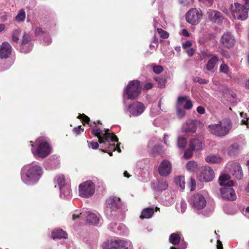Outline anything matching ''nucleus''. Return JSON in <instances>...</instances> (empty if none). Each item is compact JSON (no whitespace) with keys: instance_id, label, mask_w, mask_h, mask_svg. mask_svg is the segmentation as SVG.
Returning <instances> with one entry per match:
<instances>
[{"instance_id":"1","label":"nucleus","mask_w":249,"mask_h":249,"mask_svg":"<svg viewBox=\"0 0 249 249\" xmlns=\"http://www.w3.org/2000/svg\"><path fill=\"white\" fill-rule=\"evenodd\" d=\"M42 168L38 165L27 164L21 170L22 181L27 185H32L36 183L43 175Z\"/></svg>"},{"instance_id":"2","label":"nucleus","mask_w":249,"mask_h":249,"mask_svg":"<svg viewBox=\"0 0 249 249\" xmlns=\"http://www.w3.org/2000/svg\"><path fill=\"white\" fill-rule=\"evenodd\" d=\"M230 176L227 174L221 175L219 178V184L222 186L220 189L221 196L225 199L234 200L236 198V195L234 190L230 187L234 185L232 180H229Z\"/></svg>"},{"instance_id":"3","label":"nucleus","mask_w":249,"mask_h":249,"mask_svg":"<svg viewBox=\"0 0 249 249\" xmlns=\"http://www.w3.org/2000/svg\"><path fill=\"white\" fill-rule=\"evenodd\" d=\"M32 147L31 150L35 156L44 159L52 152V147L46 139L39 138L36 141V146H34V142H30Z\"/></svg>"},{"instance_id":"4","label":"nucleus","mask_w":249,"mask_h":249,"mask_svg":"<svg viewBox=\"0 0 249 249\" xmlns=\"http://www.w3.org/2000/svg\"><path fill=\"white\" fill-rule=\"evenodd\" d=\"M245 5L239 3H234L231 5L232 15L234 18L241 20H245L248 17L249 10V0H244Z\"/></svg>"},{"instance_id":"5","label":"nucleus","mask_w":249,"mask_h":249,"mask_svg":"<svg viewBox=\"0 0 249 249\" xmlns=\"http://www.w3.org/2000/svg\"><path fill=\"white\" fill-rule=\"evenodd\" d=\"M72 216L73 220L78 218L85 219L88 222L95 226H98L101 222L99 214L98 213H93L90 211L85 210L80 213L77 210L74 211Z\"/></svg>"},{"instance_id":"6","label":"nucleus","mask_w":249,"mask_h":249,"mask_svg":"<svg viewBox=\"0 0 249 249\" xmlns=\"http://www.w3.org/2000/svg\"><path fill=\"white\" fill-rule=\"evenodd\" d=\"M231 127V122L229 119L223 120L217 124H214L209 125L211 133L219 137H223L227 135Z\"/></svg>"},{"instance_id":"7","label":"nucleus","mask_w":249,"mask_h":249,"mask_svg":"<svg viewBox=\"0 0 249 249\" xmlns=\"http://www.w3.org/2000/svg\"><path fill=\"white\" fill-rule=\"evenodd\" d=\"M189 202L193 210L196 213H199L207 205L206 197L202 192L192 196L190 198Z\"/></svg>"},{"instance_id":"8","label":"nucleus","mask_w":249,"mask_h":249,"mask_svg":"<svg viewBox=\"0 0 249 249\" xmlns=\"http://www.w3.org/2000/svg\"><path fill=\"white\" fill-rule=\"evenodd\" d=\"M109 129L101 130L97 126L93 127L92 133L99 139L100 143H103L105 141L107 142H117L118 141L117 137L113 134L108 132Z\"/></svg>"},{"instance_id":"9","label":"nucleus","mask_w":249,"mask_h":249,"mask_svg":"<svg viewBox=\"0 0 249 249\" xmlns=\"http://www.w3.org/2000/svg\"><path fill=\"white\" fill-rule=\"evenodd\" d=\"M142 87L139 81L133 80L129 83L124 90V98L134 99L140 94Z\"/></svg>"},{"instance_id":"10","label":"nucleus","mask_w":249,"mask_h":249,"mask_svg":"<svg viewBox=\"0 0 249 249\" xmlns=\"http://www.w3.org/2000/svg\"><path fill=\"white\" fill-rule=\"evenodd\" d=\"M95 191V184L91 180L86 181L79 185V195L82 197L89 198L93 195Z\"/></svg>"},{"instance_id":"11","label":"nucleus","mask_w":249,"mask_h":249,"mask_svg":"<svg viewBox=\"0 0 249 249\" xmlns=\"http://www.w3.org/2000/svg\"><path fill=\"white\" fill-rule=\"evenodd\" d=\"M202 13L200 9L191 8L186 15V21L192 25L197 24L201 19Z\"/></svg>"},{"instance_id":"12","label":"nucleus","mask_w":249,"mask_h":249,"mask_svg":"<svg viewBox=\"0 0 249 249\" xmlns=\"http://www.w3.org/2000/svg\"><path fill=\"white\" fill-rule=\"evenodd\" d=\"M106 205L105 213L108 218H110L113 215V213L119 209L120 206V199L117 197H110L107 200Z\"/></svg>"},{"instance_id":"13","label":"nucleus","mask_w":249,"mask_h":249,"mask_svg":"<svg viewBox=\"0 0 249 249\" xmlns=\"http://www.w3.org/2000/svg\"><path fill=\"white\" fill-rule=\"evenodd\" d=\"M145 107L143 103L140 102H135L128 107L125 108V111L129 113V116L135 117L141 115L145 110Z\"/></svg>"},{"instance_id":"14","label":"nucleus","mask_w":249,"mask_h":249,"mask_svg":"<svg viewBox=\"0 0 249 249\" xmlns=\"http://www.w3.org/2000/svg\"><path fill=\"white\" fill-rule=\"evenodd\" d=\"M108 249H132V245L129 241L114 238L110 240Z\"/></svg>"},{"instance_id":"15","label":"nucleus","mask_w":249,"mask_h":249,"mask_svg":"<svg viewBox=\"0 0 249 249\" xmlns=\"http://www.w3.org/2000/svg\"><path fill=\"white\" fill-rule=\"evenodd\" d=\"M227 171L237 179H241L243 177V171L240 164L235 162H229L226 167Z\"/></svg>"},{"instance_id":"16","label":"nucleus","mask_w":249,"mask_h":249,"mask_svg":"<svg viewBox=\"0 0 249 249\" xmlns=\"http://www.w3.org/2000/svg\"><path fill=\"white\" fill-rule=\"evenodd\" d=\"M31 36L29 34L24 33L22 36L20 51L21 53H28L33 48L31 42Z\"/></svg>"},{"instance_id":"17","label":"nucleus","mask_w":249,"mask_h":249,"mask_svg":"<svg viewBox=\"0 0 249 249\" xmlns=\"http://www.w3.org/2000/svg\"><path fill=\"white\" fill-rule=\"evenodd\" d=\"M169 241L174 245L179 244L180 242V246H181V247L178 249L174 247H171L170 249H185L187 248V243L181 239V235L178 232L171 234L169 237Z\"/></svg>"},{"instance_id":"18","label":"nucleus","mask_w":249,"mask_h":249,"mask_svg":"<svg viewBox=\"0 0 249 249\" xmlns=\"http://www.w3.org/2000/svg\"><path fill=\"white\" fill-rule=\"evenodd\" d=\"M214 177L213 170L209 166L203 168L199 176L200 180L202 181L209 182L212 181Z\"/></svg>"},{"instance_id":"19","label":"nucleus","mask_w":249,"mask_h":249,"mask_svg":"<svg viewBox=\"0 0 249 249\" xmlns=\"http://www.w3.org/2000/svg\"><path fill=\"white\" fill-rule=\"evenodd\" d=\"M171 168L170 162L167 160H163L159 166V173L161 176L166 177L171 173Z\"/></svg>"},{"instance_id":"20","label":"nucleus","mask_w":249,"mask_h":249,"mask_svg":"<svg viewBox=\"0 0 249 249\" xmlns=\"http://www.w3.org/2000/svg\"><path fill=\"white\" fill-rule=\"evenodd\" d=\"M207 15L209 19L213 23H219L223 19L221 13L215 10L209 9Z\"/></svg>"},{"instance_id":"21","label":"nucleus","mask_w":249,"mask_h":249,"mask_svg":"<svg viewBox=\"0 0 249 249\" xmlns=\"http://www.w3.org/2000/svg\"><path fill=\"white\" fill-rule=\"evenodd\" d=\"M221 43L224 47L231 48L235 43V38L230 33L227 32L222 36L221 39Z\"/></svg>"},{"instance_id":"22","label":"nucleus","mask_w":249,"mask_h":249,"mask_svg":"<svg viewBox=\"0 0 249 249\" xmlns=\"http://www.w3.org/2000/svg\"><path fill=\"white\" fill-rule=\"evenodd\" d=\"M12 51V46L8 42H3L0 46V57L2 59L8 58L11 55Z\"/></svg>"},{"instance_id":"23","label":"nucleus","mask_w":249,"mask_h":249,"mask_svg":"<svg viewBox=\"0 0 249 249\" xmlns=\"http://www.w3.org/2000/svg\"><path fill=\"white\" fill-rule=\"evenodd\" d=\"M177 105L183 107L184 109H190L193 107L191 100L187 96H179L178 98Z\"/></svg>"},{"instance_id":"24","label":"nucleus","mask_w":249,"mask_h":249,"mask_svg":"<svg viewBox=\"0 0 249 249\" xmlns=\"http://www.w3.org/2000/svg\"><path fill=\"white\" fill-rule=\"evenodd\" d=\"M168 186L166 180L164 178L158 179L157 181L152 184V187L157 192L165 190Z\"/></svg>"},{"instance_id":"25","label":"nucleus","mask_w":249,"mask_h":249,"mask_svg":"<svg viewBox=\"0 0 249 249\" xmlns=\"http://www.w3.org/2000/svg\"><path fill=\"white\" fill-rule=\"evenodd\" d=\"M182 130L185 132H195L196 130V121L195 120H191L186 122L182 126Z\"/></svg>"},{"instance_id":"26","label":"nucleus","mask_w":249,"mask_h":249,"mask_svg":"<svg viewBox=\"0 0 249 249\" xmlns=\"http://www.w3.org/2000/svg\"><path fill=\"white\" fill-rule=\"evenodd\" d=\"M54 188L59 190L67 185L68 184L66 182L65 177L63 175L56 176L54 179Z\"/></svg>"},{"instance_id":"27","label":"nucleus","mask_w":249,"mask_h":249,"mask_svg":"<svg viewBox=\"0 0 249 249\" xmlns=\"http://www.w3.org/2000/svg\"><path fill=\"white\" fill-rule=\"evenodd\" d=\"M189 146L194 151L198 150L203 148L204 144L200 140L194 138L190 141Z\"/></svg>"},{"instance_id":"28","label":"nucleus","mask_w":249,"mask_h":249,"mask_svg":"<svg viewBox=\"0 0 249 249\" xmlns=\"http://www.w3.org/2000/svg\"><path fill=\"white\" fill-rule=\"evenodd\" d=\"M218 61V58L216 56L213 55L212 56L206 65V69L208 71L213 72L214 68Z\"/></svg>"},{"instance_id":"29","label":"nucleus","mask_w":249,"mask_h":249,"mask_svg":"<svg viewBox=\"0 0 249 249\" xmlns=\"http://www.w3.org/2000/svg\"><path fill=\"white\" fill-rule=\"evenodd\" d=\"M60 196L61 198H69L71 196V192L70 186L68 184L59 190Z\"/></svg>"},{"instance_id":"30","label":"nucleus","mask_w":249,"mask_h":249,"mask_svg":"<svg viewBox=\"0 0 249 249\" xmlns=\"http://www.w3.org/2000/svg\"><path fill=\"white\" fill-rule=\"evenodd\" d=\"M67 236L66 232L61 229L55 230L52 233V237L53 239L65 238Z\"/></svg>"},{"instance_id":"31","label":"nucleus","mask_w":249,"mask_h":249,"mask_svg":"<svg viewBox=\"0 0 249 249\" xmlns=\"http://www.w3.org/2000/svg\"><path fill=\"white\" fill-rule=\"evenodd\" d=\"M35 33L36 36L44 35L46 38L43 41L44 44L49 45L52 42V39L49 36H47L40 27H36L35 29Z\"/></svg>"},{"instance_id":"32","label":"nucleus","mask_w":249,"mask_h":249,"mask_svg":"<svg viewBox=\"0 0 249 249\" xmlns=\"http://www.w3.org/2000/svg\"><path fill=\"white\" fill-rule=\"evenodd\" d=\"M154 213L153 208H147L144 209L142 212L141 215L140 216L141 218H151Z\"/></svg>"},{"instance_id":"33","label":"nucleus","mask_w":249,"mask_h":249,"mask_svg":"<svg viewBox=\"0 0 249 249\" xmlns=\"http://www.w3.org/2000/svg\"><path fill=\"white\" fill-rule=\"evenodd\" d=\"M205 160L209 163H216L220 162L222 160V159L218 156L211 154L208 156L206 158Z\"/></svg>"},{"instance_id":"34","label":"nucleus","mask_w":249,"mask_h":249,"mask_svg":"<svg viewBox=\"0 0 249 249\" xmlns=\"http://www.w3.org/2000/svg\"><path fill=\"white\" fill-rule=\"evenodd\" d=\"M239 145L237 143H234L230 146L228 148V154L232 156L238 153Z\"/></svg>"},{"instance_id":"35","label":"nucleus","mask_w":249,"mask_h":249,"mask_svg":"<svg viewBox=\"0 0 249 249\" xmlns=\"http://www.w3.org/2000/svg\"><path fill=\"white\" fill-rule=\"evenodd\" d=\"M186 168L188 171L194 172L198 169V165L196 161L191 160L187 162Z\"/></svg>"},{"instance_id":"36","label":"nucleus","mask_w":249,"mask_h":249,"mask_svg":"<svg viewBox=\"0 0 249 249\" xmlns=\"http://www.w3.org/2000/svg\"><path fill=\"white\" fill-rule=\"evenodd\" d=\"M187 208V204L184 200H181L179 203L177 204L176 209L178 212L183 213Z\"/></svg>"},{"instance_id":"37","label":"nucleus","mask_w":249,"mask_h":249,"mask_svg":"<svg viewBox=\"0 0 249 249\" xmlns=\"http://www.w3.org/2000/svg\"><path fill=\"white\" fill-rule=\"evenodd\" d=\"M175 182L183 190L185 188V182L184 177H178L175 178Z\"/></svg>"},{"instance_id":"38","label":"nucleus","mask_w":249,"mask_h":249,"mask_svg":"<svg viewBox=\"0 0 249 249\" xmlns=\"http://www.w3.org/2000/svg\"><path fill=\"white\" fill-rule=\"evenodd\" d=\"M21 36V30L16 29L12 32V39L14 42H18Z\"/></svg>"},{"instance_id":"39","label":"nucleus","mask_w":249,"mask_h":249,"mask_svg":"<svg viewBox=\"0 0 249 249\" xmlns=\"http://www.w3.org/2000/svg\"><path fill=\"white\" fill-rule=\"evenodd\" d=\"M108 150H103L104 152H107L108 154L111 156L112 155V153L110 152L111 150L115 151L117 150L119 153L121 152V150L119 147V145H115V144H109L108 146Z\"/></svg>"},{"instance_id":"40","label":"nucleus","mask_w":249,"mask_h":249,"mask_svg":"<svg viewBox=\"0 0 249 249\" xmlns=\"http://www.w3.org/2000/svg\"><path fill=\"white\" fill-rule=\"evenodd\" d=\"M25 17L26 14L24 10L23 9H20L19 11L17 16L16 17L15 19L16 21L18 22H22L25 20Z\"/></svg>"},{"instance_id":"41","label":"nucleus","mask_w":249,"mask_h":249,"mask_svg":"<svg viewBox=\"0 0 249 249\" xmlns=\"http://www.w3.org/2000/svg\"><path fill=\"white\" fill-rule=\"evenodd\" d=\"M182 107L178 105H176L177 115L179 118H183L186 114V111Z\"/></svg>"},{"instance_id":"42","label":"nucleus","mask_w":249,"mask_h":249,"mask_svg":"<svg viewBox=\"0 0 249 249\" xmlns=\"http://www.w3.org/2000/svg\"><path fill=\"white\" fill-rule=\"evenodd\" d=\"M240 116L242 118L241 121L242 124H245L247 128H249V118L247 117V114L242 112L240 113Z\"/></svg>"},{"instance_id":"43","label":"nucleus","mask_w":249,"mask_h":249,"mask_svg":"<svg viewBox=\"0 0 249 249\" xmlns=\"http://www.w3.org/2000/svg\"><path fill=\"white\" fill-rule=\"evenodd\" d=\"M187 144L186 138L182 137L178 138V146L181 148H184Z\"/></svg>"},{"instance_id":"44","label":"nucleus","mask_w":249,"mask_h":249,"mask_svg":"<svg viewBox=\"0 0 249 249\" xmlns=\"http://www.w3.org/2000/svg\"><path fill=\"white\" fill-rule=\"evenodd\" d=\"M219 71L221 72L228 74L230 71L229 66L225 63H223L220 66Z\"/></svg>"},{"instance_id":"45","label":"nucleus","mask_w":249,"mask_h":249,"mask_svg":"<svg viewBox=\"0 0 249 249\" xmlns=\"http://www.w3.org/2000/svg\"><path fill=\"white\" fill-rule=\"evenodd\" d=\"M157 32L160 35V37L164 38V39L168 38V37L169 36V35L167 32L163 30L161 28H158Z\"/></svg>"},{"instance_id":"46","label":"nucleus","mask_w":249,"mask_h":249,"mask_svg":"<svg viewBox=\"0 0 249 249\" xmlns=\"http://www.w3.org/2000/svg\"><path fill=\"white\" fill-rule=\"evenodd\" d=\"M121 226H117L115 223H112L110 224V228L111 230L115 232H118L120 234L121 233V231H119V228H121Z\"/></svg>"},{"instance_id":"47","label":"nucleus","mask_w":249,"mask_h":249,"mask_svg":"<svg viewBox=\"0 0 249 249\" xmlns=\"http://www.w3.org/2000/svg\"><path fill=\"white\" fill-rule=\"evenodd\" d=\"M188 186L191 191H194L196 186V180L194 178H191L190 181L188 183Z\"/></svg>"},{"instance_id":"48","label":"nucleus","mask_w":249,"mask_h":249,"mask_svg":"<svg viewBox=\"0 0 249 249\" xmlns=\"http://www.w3.org/2000/svg\"><path fill=\"white\" fill-rule=\"evenodd\" d=\"M155 80L158 82V86L160 87H164L166 83V80L163 78H156Z\"/></svg>"},{"instance_id":"49","label":"nucleus","mask_w":249,"mask_h":249,"mask_svg":"<svg viewBox=\"0 0 249 249\" xmlns=\"http://www.w3.org/2000/svg\"><path fill=\"white\" fill-rule=\"evenodd\" d=\"M194 150L189 146V148L186 150L184 152V157L186 159H189L191 158L193 155V152Z\"/></svg>"},{"instance_id":"50","label":"nucleus","mask_w":249,"mask_h":249,"mask_svg":"<svg viewBox=\"0 0 249 249\" xmlns=\"http://www.w3.org/2000/svg\"><path fill=\"white\" fill-rule=\"evenodd\" d=\"M163 70V68L160 66L153 65V71L156 74H159L161 73Z\"/></svg>"},{"instance_id":"51","label":"nucleus","mask_w":249,"mask_h":249,"mask_svg":"<svg viewBox=\"0 0 249 249\" xmlns=\"http://www.w3.org/2000/svg\"><path fill=\"white\" fill-rule=\"evenodd\" d=\"M78 118L81 119L82 120V121L84 122H86L87 123H88L89 121V118L87 116L85 115V114H80L78 116Z\"/></svg>"},{"instance_id":"52","label":"nucleus","mask_w":249,"mask_h":249,"mask_svg":"<svg viewBox=\"0 0 249 249\" xmlns=\"http://www.w3.org/2000/svg\"><path fill=\"white\" fill-rule=\"evenodd\" d=\"M89 146L93 149H97L99 147V144L97 142H89Z\"/></svg>"},{"instance_id":"53","label":"nucleus","mask_w":249,"mask_h":249,"mask_svg":"<svg viewBox=\"0 0 249 249\" xmlns=\"http://www.w3.org/2000/svg\"><path fill=\"white\" fill-rule=\"evenodd\" d=\"M192 45V42L188 40L186 41L185 43H183L182 44V47L184 49H187L188 48H190Z\"/></svg>"},{"instance_id":"54","label":"nucleus","mask_w":249,"mask_h":249,"mask_svg":"<svg viewBox=\"0 0 249 249\" xmlns=\"http://www.w3.org/2000/svg\"><path fill=\"white\" fill-rule=\"evenodd\" d=\"M169 136L167 134H164L163 137V141L164 143L167 146H169Z\"/></svg>"},{"instance_id":"55","label":"nucleus","mask_w":249,"mask_h":249,"mask_svg":"<svg viewBox=\"0 0 249 249\" xmlns=\"http://www.w3.org/2000/svg\"><path fill=\"white\" fill-rule=\"evenodd\" d=\"M195 52V50L193 48H188L186 50V53L188 54L189 56H192Z\"/></svg>"},{"instance_id":"56","label":"nucleus","mask_w":249,"mask_h":249,"mask_svg":"<svg viewBox=\"0 0 249 249\" xmlns=\"http://www.w3.org/2000/svg\"><path fill=\"white\" fill-rule=\"evenodd\" d=\"M196 110L198 113L203 114L205 113V110L204 108L201 106H199L197 107Z\"/></svg>"},{"instance_id":"57","label":"nucleus","mask_w":249,"mask_h":249,"mask_svg":"<svg viewBox=\"0 0 249 249\" xmlns=\"http://www.w3.org/2000/svg\"><path fill=\"white\" fill-rule=\"evenodd\" d=\"M196 81L200 84H206L208 83V80L204 79H202L201 78H197Z\"/></svg>"},{"instance_id":"58","label":"nucleus","mask_w":249,"mask_h":249,"mask_svg":"<svg viewBox=\"0 0 249 249\" xmlns=\"http://www.w3.org/2000/svg\"><path fill=\"white\" fill-rule=\"evenodd\" d=\"M200 1L206 3L208 6H210L213 3V0H199Z\"/></svg>"},{"instance_id":"59","label":"nucleus","mask_w":249,"mask_h":249,"mask_svg":"<svg viewBox=\"0 0 249 249\" xmlns=\"http://www.w3.org/2000/svg\"><path fill=\"white\" fill-rule=\"evenodd\" d=\"M83 131V129L81 128L80 126H79L78 127H75L73 129V131H74L77 134H80V132Z\"/></svg>"},{"instance_id":"60","label":"nucleus","mask_w":249,"mask_h":249,"mask_svg":"<svg viewBox=\"0 0 249 249\" xmlns=\"http://www.w3.org/2000/svg\"><path fill=\"white\" fill-rule=\"evenodd\" d=\"M181 35L185 36H189L190 34L186 29H183L181 31Z\"/></svg>"},{"instance_id":"61","label":"nucleus","mask_w":249,"mask_h":249,"mask_svg":"<svg viewBox=\"0 0 249 249\" xmlns=\"http://www.w3.org/2000/svg\"><path fill=\"white\" fill-rule=\"evenodd\" d=\"M217 249H223L222 244L221 242L219 240H217Z\"/></svg>"},{"instance_id":"62","label":"nucleus","mask_w":249,"mask_h":249,"mask_svg":"<svg viewBox=\"0 0 249 249\" xmlns=\"http://www.w3.org/2000/svg\"><path fill=\"white\" fill-rule=\"evenodd\" d=\"M152 87H153V84L151 83H147L144 86V88L145 89H151Z\"/></svg>"},{"instance_id":"63","label":"nucleus","mask_w":249,"mask_h":249,"mask_svg":"<svg viewBox=\"0 0 249 249\" xmlns=\"http://www.w3.org/2000/svg\"><path fill=\"white\" fill-rule=\"evenodd\" d=\"M246 216L249 218V207H247L245 211Z\"/></svg>"},{"instance_id":"64","label":"nucleus","mask_w":249,"mask_h":249,"mask_svg":"<svg viewBox=\"0 0 249 249\" xmlns=\"http://www.w3.org/2000/svg\"><path fill=\"white\" fill-rule=\"evenodd\" d=\"M5 26L4 24H0V32H2L5 29Z\"/></svg>"}]
</instances>
